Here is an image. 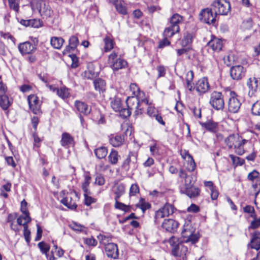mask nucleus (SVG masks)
<instances>
[{
	"label": "nucleus",
	"mask_w": 260,
	"mask_h": 260,
	"mask_svg": "<svg viewBox=\"0 0 260 260\" xmlns=\"http://www.w3.org/2000/svg\"><path fill=\"white\" fill-rule=\"evenodd\" d=\"M126 103L128 109L131 111L135 110V114L139 115L142 113L144 106L148 105V100L146 98L132 96L127 98Z\"/></svg>",
	"instance_id": "nucleus-3"
},
{
	"label": "nucleus",
	"mask_w": 260,
	"mask_h": 260,
	"mask_svg": "<svg viewBox=\"0 0 260 260\" xmlns=\"http://www.w3.org/2000/svg\"><path fill=\"white\" fill-rule=\"evenodd\" d=\"M213 10L206 8L202 10L200 13V20L207 24H213L216 20V15L212 12Z\"/></svg>",
	"instance_id": "nucleus-13"
},
{
	"label": "nucleus",
	"mask_w": 260,
	"mask_h": 260,
	"mask_svg": "<svg viewBox=\"0 0 260 260\" xmlns=\"http://www.w3.org/2000/svg\"><path fill=\"white\" fill-rule=\"evenodd\" d=\"M30 109L35 114H38L41 112V105L38 98L34 94H31L27 98Z\"/></svg>",
	"instance_id": "nucleus-16"
},
{
	"label": "nucleus",
	"mask_w": 260,
	"mask_h": 260,
	"mask_svg": "<svg viewBox=\"0 0 260 260\" xmlns=\"http://www.w3.org/2000/svg\"><path fill=\"white\" fill-rule=\"evenodd\" d=\"M115 7L117 11L122 14H126V10L121 3H117L115 4Z\"/></svg>",
	"instance_id": "nucleus-58"
},
{
	"label": "nucleus",
	"mask_w": 260,
	"mask_h": 260,
	"mask_svg": "<svg viewBox=\"0 0 260 260\" xmlns=\"http://www.w3.org/2000/svg\"><path fill=\"white\" fill-rule=\"evenodd\" d=\"M195 229L192 226L190 220L185 221L181 232L183 237L187 238V241L194 243L198 241L199 237L194 234Z\"/></svg>",
	"instance_id": "nucleus-6"
},
{
	"label": "nucleus",
	"mask_w": 260,
	"mask_h": 260,
	"mask_svg": "<svg viewBox=\"0 0 260 260\" xmlns=\"http://www.w3.org/2000/svg\"><path fill=\"white\" fill-rule=\"evenodd\" d=\"M105 253L108 257L117 259L119 256V251L117 244L113 243H107L105 247Z\"/></svg>",
	"instance_id": "nucleus-18"
},
{
	"label": "nucleus",
	"mask_w": 260,
	"mask_h": 260,
	"mask_svg": "<svg viewBox=\"0 0 260 260\" xmlns=\"http://www.w3.org/2000/svg\"><path fill=\"white\" fill-rule=\"evenodd\" d=\"M245 70L242 66L232 67L230 70V75L234 80H239L245 76Z\"/></svg>",
	"instance_id": "nucleus-19"
},
{
	"label": "nucleus",
	"mask_w": 260,
	"mask_h": 260,
	"mask_svg": "<svg viewBox=\"0 0 260 260\" xmlns=\"http://www.w3.org/2000/svg\"><path fill=\"white\" fill-rule=\"evenodd\" d=\"M202 127L211 133H216L218 130V123L212 120H207L205 122H199Z\"/></svg>",
	"instance_id": "nucleus-26"
},
{
	"label": "nucleus",
	"mask_w": 260,
	"mask_h": 260,
	"mask_svg": "<svg viewBox=\"0 0 260 260\" xmlns=\"http://www.w3.org/2000/svg\"><path fill=\"white\" fill-rule=\"evenodd\" d=\"M229 156L232 159L233 165L235 166H242L245 162L244 159L233 154H230Z\"/></svg>",
	"instance_id": "nucleus-45"
},
{
	"label": "nucleus",
	"mask_w": 260,
	"mask_h": 260,
	"mask_svg": "<svg viewBox=\"0 0 260 260\" xmlns=\"http://www.w3.org/2000/svg\"><path fill=\"white\" fill-rule=\"evenodd\" d=\"M254 204L257 209L260 210V190L255 193Z\"/></svg>",
	"instance_id": "nucleus-61"
},
{
	"label": "nucleus",
	"mask_w": 260,
	"mask_h": 260,
	"mask_svg": "<svg viewBox=\"0 0 260 260\" xmlns=\"http://www.w3.org/2000/svg\"><path fill=\"white\" fill-rule=\"evenodd\" d=\"M246 84L249 88V96H254L255 93L260 89V78L250 77L248 79Z\"/></svg>",
	"instance_id": "nucleus-12"
},
{
	"label": "nucleus",
	"mask_w": 260,
	"mask_h": 260,
	"mask_svg": "<svg viewBox=\"0 0 260 260\" xmlns=\"http://www.w3.org/2000/svg\"><path fill=\"white\" fill-rule=\"evenodd\" d=\"M204 185L206 187L207 191H210V196L212 200L217 199L219 195L218 191L213 182L211 181H205Z\"/></svg>",
	"instance_id": "nucleus-24"
},
{
	"label": "nucleus",
	"mask_w": 260,
	"mask_h": 260,
	"mask_svg": "<svg viewBox=\"0 0 260 260\" xmlns=\"http://www.w3.org/2000/svg\"><path fill=\"white\" fill-rule=\"evenodd\" d=\"M63 43L64 40L61 37H53L50 40L51 46L56 49H60Z\"/></svg>",
	"instance_id": "nucleus-33"
},
{
	"label": "nucleus",
	"mask_w": 260,
	"mask_h": 260,
	"mask_svg": "<svg viewBox=\"0 0 260 260\" xmlns=\"http://www.w3.org/2000/svg\"><path fill=\"white\" fill-rule=\"evenodd\" d=\"M193 35L191 33H187L182 40V44L183 46H187L190 44L193 38Z\"/></svg>",
	"instance_id": "nucleus-46"
},
{
	"label": "nucleus",
	"mask_w": 260,
	"mask_h": 260,
	"mask_svg": "<svg viewBox=\"0 0 260 260\" xmlns=\"http://www.w3.org/2000/svg\"><path fill=\"white\" fill-rule=\"evenodd\" d=\"M251 112L254 115H260V100L253 104Z\"/></svg>",
	"instance_id": "nucleus-47"
},
{
	"label": "nucleus",
	"mask_w": 260,
	"mask_h": 260,
	"mask_svg": "<svg viewBox=\"0 0 260 260\" xmlns=\"http://www.w3.org/2000/svg\"><path fill=\"white\" fill-rule=\"evenodd\" d=\"M74 139L71 135L68 133H63L62 134L60 143L61 146L66 147L73 144Z\"/></svg>",
	"instance_id": "nucleus-30"
},
{
	"label": "nucleus",
	"mask_w": 260,
	"mask_h": 260,
	"mask_svg": "<svg viewBox=\"0 0 260 260\" xmlns=\"http://www.w3.org/2000/svg\"><path fill=\"white\" fill-rule=\"evenodd\" d=\"M252 26V20L251 18H249L243 21L242 23V27L246 29H249Z\"/></svg>",
	"instance_id": "nucleus-53"
},
{
	"label": "nucleus",
	"mask_w": 260,
	"mask_h": 260,
	"mask_svg": "<svg viewBox=\"0 0 260 260\" xmlns=\"http://www.w3.org/2000/svg\"><path fill=\"white\" fill-rule=\"evenodd\" d=\"M11 183L9 182H7L6 184L3 185L0 189L1 196L4 197L5 198H7L8 195L6 192L10 191L11 190Z\"/></svg>",
	"instance_id": "nucleus-41"
},
{
	"label": "nucleus",
	"mask_w": 260,
	"mask_h": 260,
	"mask_svg": "<svg viewBox=\"0 0 260 260\" xmlns=\"http://www.w3.org/2000/svg\"><path fill=\"white\" fill-rule=\"evenodd\" d=\"M244 212L247 213H250V216L251 217H255V213L254 208L250 205L246 206L244 209Z\"/></svg>",
	"instance_id": "nucleus-50"
},
{
	"label": "nucleus",
	"mask_w": 260,
	"mask_h": 260,
	"mask_svg": "<svg viewBox=\"0 0 260 260\" xmlns=\"http://www.w3.org/2000/svg\"><path fill=\"white\" fill-rule=\"evenodd\" d=\"M124 140V136L122 135H111L109 138L110 143L115 147L121 146Z\"/></svg>",
	"instance_id": "nucleus-28"
},
{
	"label": "nucleus",
	"mask_w": 260,
	"mask_h": 260,
	"mask_svg": "<svg viewBox=\"0 0 260 260\" xmlns=\"http://www.w3.org/2000/svg\"><path fill=\"white\" fill-rule=\"evenodd\" d=\"M229 94L230 97L228 102V110L231 113H236L239 111L241 103L235 91H230Z\"/></svg>",
	"instance_id": "nucleus-8"
},
{
	"label": "nucleus",
	"mask_w": 260,
	"mask_h": 260,
	"mask_svg": "<svg viewBox=\"0 0 260 260\" xmlns=\"http://www.w3.org/2000/svg\"><path fill=\"white\" fill-rule=\"evenodd\" d=\"M137 207L140 208L143 213L151 207L150 204L148 202H146L144 199L141 198L139 203L136 205Z\"/></svg>",
	"instance_id": "nucleus-43"
},
{
	"label": "nucleus",
	"mask_w": 260,
	"mask_h": 260,
	"mask_svg": "<svg viewBox=\"0 0 260 260\" xmlns=\"http://www.w3.org/2000/svg\"><path fill=\"white\" fill-rule=\"evenodd\" d=\"M117 54L113 52L109 56V63L112 65L114 70L117 71L124 68L127 66V62L122 58H117Z\"/></svg>",
	"instance_id": "nucleus-11"
},
{
	"label": "nucleus",
	"mask_w": 260,
	"mask_h": 260,
	"mask_svg": "<svg viewBox=\"0 0 260 260\" xmlns=\"http://www.w3.org/2000/svg\"><path fill=\"white\" fill-rule=\"evenodd\" d=\"M98 239L100 241V242L104 244L105 246L107 243H109V237L104 235L100 234L98 236Z\"/></svg>",
	"instance_id": "nucleus-63"
},
{
	"label": "nucleus",
	"mask_w": 260,
	"mask_h": 260,
	"mask_svg": "<svg viewBox=\"0 0 260 260\" xmlns=\"http://www.w3.org/2000/svg\"><path fill=\"white\" fill-rule=\"evenodd\" d=\"M215 15H226L231 10V5L226 0H215L211 5Z\"/></svg>",
	"instance_id": "nucleus-5"
},
{
	"label": "nucleus",
	"mask_w": 260,
	"mask_h": 260,
	"mask_svg": "<svg viewBox=\"0 0 260 260\" xmlns=\"http://www.w3.org/2000/svg\"><path fill=\"white\" fill-rule=\"evenodd\" d=\"M208 46L214 51L218 52L222 47V41L221 39L213 37L208 43Z\"/></svg>",
	"instance_id": "nucleus-27"
},
{
	"label": "nucleus",
	"mask_w": 260,
	"mask_h": 260,
	"mask_svg": "<svg viewBox=\"0 0 260 260\" xmlns=\"http://www.w3.org/2000/svg\"><path fill=\"white\" fill-rule=\"evenodd\" d=\"M33 11H38L43 18L50 17L53 14L49 3L45 0H32L30 3Z\"/></svg>",
	"instance_id": "nucleus-4"
},
{
	"label": "nucleus",
	"mask_w": 260,
	"mask_h": 260,
	"mask_svg": "<svg viewBox=\"0 0 260 260\" xmlns=\"http://www.w3.org/2000/svg\"><path fill=\"white\" fill-rule=\"evenodd\" d=\"M252 218H253V220L251 221L250 228L252 229H255L260 226V217L257 219L256 218V215H255V217Z\"/></svg>",
	"instance_id": "nucleus-55"
},
{
	"label": "nucleus",
	"mask_w": 260,
	"mask_h": 260,
	"mask_svg": "<svg viewBox=\"0 0 260 260\" xmlns=\"http://www.w3.org/2000/svg\"><path fill=\"white\" fill-rule=\"evenodd\" d=\"M248 142L238 134H231L224 140V142L229 150H234L239 155L245 152L244 146Z\"/></svg>",
	"instance_id": "nucleus-1"
},
{
	"label": "nucleus",
	"mask_w": 260,
	"mask_h": 260,
	"mask_svg": "<svg viewBox=\"0 0 260 260\" xmlns=\"http://www.w3.org/2000/svg\"><path fill=\"white\" fill-rule=\"evenodd\" d=\"M94 86L95 90L100 92H103L106 90V82L101 78L94 80Z\"/></svg>",
	"instance_id": "nucleus-35"
},
{
	"label": "nucleus",
	"mask_w": 260,
	"mask_h": 260,
	"mask_svg": "<svg viewBox=\"0 0 260 260\" xmlns=\"http://www.w3.org/2000/svg\"><path fill=\"white\" fill-rule=\"evenodd\" d=\"M115 208L122 211H126L127 210V206L122 203L118 202V200H115Z\"/></svg>",
	"instance_id": "nucleus-51"
},
{
	"label": "nucleus",
	"mask_w": 260,
	"mask_h": 260,
	"mask_svg": "<svg viewBox=\"0 0 260 260\" xmlns=\"http://www.w3.org/2000/svg\"><path fill=\"white\" fill-rule=\"evenodd\" d=\"M178 225L179 223L177 221L173 219H168L164 220L162 223V227L169 232L174 233L176 231Z\"/></svg>",
	"instance_id": "nucleus-22"
},
{
	"label": "nucleus",
	"mask_w": 260,
	"mask_h": 260,
	"mask_svg": "<svg viewBox=\"0 0 260 260\" xmlns=\"http://www.w3.org/2000/svg\"><path fill=\"white\" fill-rule=\"evenodd\" d=\"M31 221V218L29 215H21L17 220L18 224L23 225L24 228L25 225H27V223Z\"/></svg>",
	"instance_id": "nucleus-38"
},
{
	"label": "nucleus",
	"mask_w": 260,
	"mask_h": 260,
	"mask_svg": "<svg viewBox=\"0 0 260 260\" xmlns=\"http://www.w3.org/2000/svg\"><path fill=\"white\" fill-rule=\"evenodd\" d=\"M27 202L23 200L21 203V211L24 215H29V212L26 209Z\"/></svg>",
	"instance_id": "nucleus-60"
},
{
	"label": "nucleus",
	"mask_w": 260,
	"mask_h": 260,
	"mask_svg": "<svg viewBox=\"0 0 260 260\" xmlns=\"http://www.w3.org/2000/svg\"><path fill=\"white\" fill-rule=\"evenodd\" d=\"M187 163L186 168H187V170H188V171H189V172L193 171L196 168V165L194 160L193 159V157L188 159L187 160Z\"/></svg>",
	"instance_id": "nucleus-49"
},
{
	"label": "nucleus",
	"mask_w": 260,
	"mask_h": 260,
	"mask_svg": "<svg viewBox=\"0 0 260 260\" xmlns=\"http://www.w3.org/2000/svg\"><path fill=\"white\" fill-rule=\"evenodd\" d=\"M137 162V154L130 152L127 158L124 160L122 164V167L125 169H129L130 167L135 168L136 167Z\"/></svg>",
	"instance_id": "nucleus-20"
},
{
	"label": "nucleus",
	"mask_w": 260,
	"mask_h": 260,
	"mask_svg": "<svg viewBox=\"0 0 260 260\" xmlns=\"http://www.w3.org/2000/svg\"><path fill=\"white\" fill-rule=\"evenodd\" d=\"M199 211L200 208L199 207V206L194 204H192L187 208V211L189 212L197 213L199 212Z\"/></svg>",
	"instance_id": "nucleus-62"
},
{
	"label": "nucleus",
	"mask_w": 260,
	"mask_h": 260,
	"mask_svg": "<svg viewBox=\"0 0 260 260\" xmlns=\"http://www.w3.org/2000/svg\"><path fill=\"white\" fill-rule=\"evenodd\" d=\"M75 106L77 110L84 115H87L91 112V108H90L87 104L80 101H76L75 102Z\"/></svg>",
	"instance_id": "nucleus-25"
},
{
	"label": "nucleus",
	"mask_w": 260,
	"mask_h": 260,
	"mask_svg": "<svg viewBox=\"0 0 260 260\" xmlns=\"http://www.w3.org/2000/svg\"><path fill=\"white\" fill-rule=\"evenodd\" d=\"M77 194L75 192L68 193L67 196L61 200V203L68 208L75 209L77 206L74 198H76Z\"/></svg>",
	"instance_id": "nucleus-17"
},
{
	"label": "nucleus",
	"mask_w": 260,
	"mask_h": 260,
	"mask_svg": "<svg viewBox=\"0 0 260 260\" xmlns=\"http://www.w3.org/2000/svg\"><path fill=\"white\" fill-rule=\"evenodd\" d=\"M120 157L118 152L114 150H112L108 156L109 161L112 165L116 164Z\"/></svg>",
	"instance_id": "nucleus-37"
},
{
	"label": "nucleus",
	"mask_w": 260,
	"mask_h": 260,
	"mask_svg": "<svg viewBox=\"0 0 260 260\" xmlns=\"http://www.w3.org/2000/svg\"><path fill=\"white\" fill-rule=\"evenodd\" d=\"M124 186L122 184L115 183L113 186V191L115 194V200H118L124 193Z\"/></svg>",
	"instance_id": "nucleus-31"
},
{
	"label": "nucleus",
	"mask_w": 260,
	"mask_h": 260,
	"mask_svg": "<svg viewBox=\"0 0 260 260\" xmlns=\"http://www.w3.org/2000/svg\"><path fill=\"white\" fill-rule=\"evenodd\" d=\"M179 31L178 27H175V26L173 27V26L170 25L165 29L163 32V36L164 37L171 38L175 34L178 33Z\"/></svg>",
	"instance_id": "nucleus-32"
},
{
	"label": "nucleus",
	"mask_w": 260,
	"mask_h": 260,
	"mask_svg": "<svg viewBox=\"0 0 260 260\" xmlns=\"http://www.w3.org/2000/svg\"><path fill=\"white\" fill-rule=\"evenodd\" d=\"M42 22L38 19H31L30 26L38 28L42 26Z\"/></svg>",
	"instance_id": "nucleus-64"
},
{
	"label": "nucleus",
	"mask_w": 260,
	"mask_h": 260,
	"mask_svg": "<svg viewBox=\"0 0 260 260\" xmlns=\"http://www.w3.org/2000/svg\"><path fill=\"white\" fill-rule=\"evenodd\" d=\"M139 191V188L137 184H133L131 185L129 190L130 196H135L136 193Z\"/></svg>",
	"instance_id": "nucleus-59"
},
{
	"label": "nucleus",
	"mask_w": 260,
	"mask_h": 260,
	"mask_svg": "<svg viewBox=\"0 0 260 260\" xmlns=\"http://www.w3.org/2000/svg\"><path fill=\"white\" fill-rule=\"evenodd\" d=\"M9 5L11 9H12L16 12L19 10V5L16 0H8Z\"/></svg>",
	"instance_id": "nucleus-56"
},
{
	"label": "nucleus",
	"mask_w": 260,
	"mask_h": 260,
	"mask_svg": "<svg viewBox=\"0 0 260 260\" xmlns=\"http://www.w3.org/2000/svg\"><path fill=\"white\" fill-rule=\"evenodd\" d=\"M174 206L171 204H166L163 207L161 208L155 212V223L156 224H159L160 219L172 215L174 212Z\"/></svg>",
	"instance_id": "nucleus-9"
},
{
	"label": "nucleus",
	"mask_w": 260,
	"mask_h": 260,
	"mask_svg": "<svg viewBox=\"0 0 260 260\" xmlns=\"http://www.w3.org/2000/svg\"><path fill=\"white\" fill-rule=\"evenodd\" d=\"M38 245L42 253L47 255L50 249V247L43 241L39 243Z\"/></svg>",
	"instance_id": "nucleus-48"
},
{
	"label": "nucleus",
	"mask_w": 260,
	"mask_h": 260,
	"mask_svg": "<svg viewBox=\"0 0 260 260\" xmlns=\"http://www.w3.org/2000/svg\"><path fill=\"white\" fill-rule=\"evenodd\" d=\"M118 112H119L120 116L123 118L129 117L132 113V111L128 108H122V107Z\"/></svg>",
	"instance_id": "nucleus-52"
},
{
	"label": "nucleus",
	"mask_w": 260,
	"mask_h": 260,
	"mask_svg": "<svg viewBox=\"0 0 260 260\" xmlns=\"http://www.w3.org/2000/svg\"><path fill=\"white\" fill-rule=\"evenodd\" d=\"M7 91V86L0 82V106L4 110L7 109L10 106L8 97L6 95Z\"/></svg>",
	"instance_id": "nucleus-14"
},
{
	"label": "nucleus",
	"mask_w": 260,
	"mask_h": 260,
	"mask_svg": "<svg viewBox=\"0 0 260 260\" xmlns=\"http://www.w3.org/2000/svg\"><path fill=\"white\" fill-rule=\"evenodd\" d=\"M183 21V18L182 16L178 14H174L170 19V25L178 27V30H180L179 25L182 23Z\"/></svg>",
	"instance_id": "nucleus-29"
},
{
	"label": "nucleus",
	"mask_w": 260,
	"mask_h": 260,
	"mask_svg": "<svg viewBox=\"0 0 260 260\" xmlns=\"http://www.w3.org/2000/svg\"><path fill=\"white\" fill-rule=\"evenodd\" d=\"M84 203L86 206H89L92 203L95 202V199L90 196H88V194H84Z\"/></svg>",
	"instance_id": "nucleus-57"
},
{
	"label": "nucleus",
	"mask_w": 260,
	"mask_h": 260,
	"mask_svg": "<svg viewBox=\"0 0 260 260\" xmlns=\"http://www.w3.org/2000/svg\"><path fill=\"white\" fill-rule=\"evenodd\" d=\"M129 89L133 92L134 95L136 96L135 97L143 98L144 96V93L141 92L138 86L135 83H132L129 85Z\"/></svg>",
	"instance_id": "nucleus-36"
},
{
	"label": "nucleus",
	"mask_w": 260,
	"mask_h": 260,
	"mask_svg": "<svg viewBox=\"0 0 260 260\" xmlns=\"http://www.w3.org/2000/svg\"><path fill=\"white\" fill-rule=\"evenodd\" d=\"M79 44V40L76 36H72L69 39V44L67 46L66 50L67 51H70L71 50H74Z\"/></svg>",
	"instance_id": "nucleus-34"
},
{
	"label": "nucleus",
	"mask_w": 260,
	"mask_h": 260,
	"mask_svg": "<svg viewBox=\"0 0 260 260\" xmlns=\"http://www.w3.org/2000/svg\"><path fill=\"white\" fill-rule=\"evenodd\" d=\"M104 41L105 43V51L108 52L110 51L113 48L114 44L113 40L109 36H106L104 38Z\"/></svg>",
	"instance_id": "nucleus-40"
},
{
	"label": "nucleus",
	"mask_w": 260,
	"mask_h": 260,
	"mask_svg": "<svg viewBox=\"0 0 260 260\" xmlns=\"http://www.w3.org/2000/svg\"><path fill=\"white\" fill-rule=\"evenodd\" d=\"M111 106L116 112L119 111L121 108V103L120 98H115L111 100Z\"/></svg>",
	"instance_id": "nucleus-42"
},
{
	"label": "nucleus",
	"mask_w": 260,
	"mask_h": 260,
	"mask_svg": "<svg viewBox=\"0 0 260 260\" xmlns=\"http://www.w3.org/2000/svg\"><path fill=\"white\" fill-rule=\"evenodd\" d=\"M57 94L62 99H65L68 98L69 95V92L68 89L65 87H61L60 89H57Z\"/></svg>",
	"instance_id": "nucleus-44"
},
{
	"label": "nucleus",
	"mask_w": 260,
	"mask_h": 260,
	"mask_svg": "<svg viewBox=\"0 0 260 260\" xmlns=\"http://www.w3.org/2000/svg\"><path fill=\"white\" fill-rule=\"evenodd\" d=\"M107 149L105 147H101L94 150V153L99 159H102L106 157L107 154Z\"/></svg>",
	"instance_id": "nucleus-39"
},
{
	"label": "nucleus",
	"mask_w": 260,
	"mask_h": 260,
	"mask_svg": "<svg viewBox=\"0 0 260 260\" xmlns=\"http://www.w3.org/2000/svg\"><path fill=\"white\" fill-rule=\"evenodd\" d=\"M172 254L177 260H187L188 248L181 243L175 245L172 250Z\"/></svg>",
	"instance_id": "nucleus-10"
},
{
	"label": "nucleus",
	"mask_w": 260,
	"mask_h": 260,
	"mask_svg": "<svg viewBox=\"0 0 260 260\" xmlns=\"http://www.w3.org/2000/svg\"><path fill=\"white\" fill-rule=\"evenodd\" d=\"M248 247L258 250L260 249V233L255 231L252 234L250 242L247 244Z\"/></svg>",
	"instance_id": "nucleus-23"
},
{
	"label": "nucleus",
	"mask_w": 260,
	"mask_h": 260,
	"mask_svg": "<svg viewBox=\"0 0 260 260\" xmlns=\"http://www.w3.org/2000/svg\"><path fill=\"white\" fill-rule=\"evenodd\" d=\"M180 191L190 199H194L200 195V188L195 185V180H184L183 184L180 186Z\"/></svg>",
	"instance_id": "nucleus-2"
},
{
	"label": "nucleus",
	"mask_w": 260,
	"mask_h": 260,
	"mask_svg": "<svg viewBox=\"0 0 260 260\" xmlns=\"http://www.w3.org/2000/svg\"><path fill=\"white\" fill-rule=\"evenodd\" d=\"M23 235L26 242L27 244H29L30 241V232L28 229L27 225H25L24 228Z\"/></svg>",
	"instance_id": "nucleus-54"
},
{
	"label": "nucleus",
	"mask_w": 260,
	"mask_h": 260,
	"mask_svg": "<svg viewBox=\"0 0 260 260\" xmlns=\"http://www.w3.org/2000/svg\"><path fill=\"white\" fill-rule=\"evenodd\" d=\"M209 103L214 109L222 110L224 107V102L222 93L213 91L211 94Z\"/></svg>",
	"instance_id": "nucleus-7"
},
{
	"label": "nucleus",
	"mask_w": 260,
	"mask_h": 260,
	"mask_svg": "<svg viewBox=\"0 0 260 260\" xmlns=\"http://www.w3.org/2000/svg\"><path fill=\"white\" fill-rule=\"evenodd\" d=\"M19 51L22 55L32 53L36 50L35 46L29 42L20 43L18 46Z\"/></svg>",
	"instance_id": "nucleus-21"
},
{
	"label": "nucleus",
	"mask_w": 260,
	"mask_h": 260,
	"mask_svg": "<svg viewBox=\"0 0 260 260\" xmlns=\"http://www.w3.org/2000/svg\"><path fill=\"white\" fill-rule=\"evenodd\" d=\"M210 85L207 77L199 79L196 83L195 88L200 94L207 92L210 90Z\"/></svg>",
	"instance_id": "nucleus-15"
}]
</instances>
